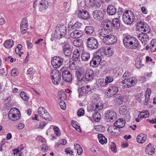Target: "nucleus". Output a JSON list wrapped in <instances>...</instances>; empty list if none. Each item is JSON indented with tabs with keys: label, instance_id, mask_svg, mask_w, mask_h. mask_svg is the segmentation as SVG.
Instances as JSON below:
<instances>
[{
	"label": "nucleus",
	"instance_id": "44",
	"mask_svg": "<svg viewBox=\"0 0 156 156\" xmlns=\"http://www.w3.org/2000/svg\"><path fill=\"white\" fill-rule=\"evenodd\" d=\"M97 83L98 87H105L107 86L106 83H105V80L103 78L100 79L98 80L97 82Z\"/></svg>",
	"mask_w": 156,
	"mask_h": 156
},
{
	"label": "nucleus",
	"instance_id": "60",
	"mask_svg": "<svg viewBox=\"0 0 156 156\" xmlns=\"http://www.w3.org/2000/svg\"><path fill=\"white\" fill-rule=\"evenodd\" d=\"M110 148L112 151L114 152L115 153L117 152L116 145L115 143L112 142L110 145Z\"/></svg>",
	"mask_w": 156,
	"mask_h": 156
},
{
	"label": "nucleus",
	"instance_id": "37",
	"mask_svg": "<svg viewBox=\"0 0 156 156\" xmlns=\"http://www.w3.org/2000/svg\"><path fill=\"white\" fill-rule=\"evenodd\" d=\"M94 27L91 26H88L86 27L84 29V30L86 33L87 35H90L92 34L94 31Z\"/></svg>",
	"mask_w": 156,
	"mask_h": 156
},
{
	"label": "nucleus",
	"instance_id": "41",
	"mask_svg": "<svg viewBox=\"0 0 156 156\" xmlns=\"http://www.w3.org/2000/svg\"><path fill=\"white\" fill-rule=\"evenodd\" d=\"M81 58L83 61H87L90 58V55L89 53L87 52H83L81 54Z\"/></svg>",
	"mask_w": 156,
	"mask_h": 156
},
{
	"label": "nucleus",
	"instance_id": "3",
	"mask_svg": "<svg viewBox=\"0 0 156 156\" xmlns=\"http://www.w3.org/2000/svg\"><path fill=\"white\" fill-rule=\"evenodd\" d=\"M134 16L132 12L126 11L122 15L123 21L126 24H130L133 22Z\"/></svg>",
	"mask_w": 156,
	"mask_h": 156
},
{
	"label": "nucleus",
	"instance_id": "1",
	"mask_svg": "<svg viewBox=\"0 0 156 156\" xmlns=\"http://www.w3.org/2000/svg\"><path fill=\"white\" fill-rule=\"evenodd\" d=\"M123 42L126 47L132 49H136L138 45L137 40L129 35L126 36L124 38Z\"/></svg>",
	"mask_w": 156,
	"mask_h": 156
},
{
	"label": "nucleus",
	"instance_id": "45",
	"mask_svg": "<svg viewBox=\"0 0 156 156\" xmlns=\"http://www.w3.org/2000/svg\"><path fill=\"white\" fill-rule=\"evenodd\" d=\"M83 73L81 71H77L76 73V76L77 78V80L79 81V83L80 82L83 81Z\"/></svg>",
	"mask_w": 156,
	"mask_h": 156
},
{
	"label": "nucleus",
	"instance_id": "54",
	"mask_svg": "<svg viewBox=\"0 0 156 156\" xmlns=\"http://www.w3.org/2000/svg\"><path fill=\"white\" fill-rule=\"evenodd\" d=\"M105 83L107 85L108 83H110L112 82L113 81V78L112 77L110 76H106L105 80Z\"/></svg>",
	"mask_w": 156,
	"mask_h": 156
},
{
	"label": "nucleus",
	"instance_id": "12",
	"mask_svg": "<svg viewBox=\"0 0 156 156\" xmlns=\"http://www.w3.org/2000/svg\"><path fill=\"white\" fill-rule=\"evenodd\" d=\"M87 46L88 48L92 49H97L98 44L96 39L94 37H90L87 40Z\"/></svg>",
	"mask_w": 156,
	"mask_h": 156
},
{
	"label": "nucleus",
	"instance_id": "13",
	"mask_svg": "<svg viewBox=\"0 0 156 156\" xmlns=\"http://www.w3.org/2000/svg\"><path fill=\"white\" fill-rule=\"evenodd\" d=\"M63 60L61 57L55 56L51 61V63L55 68H59L62 64Z\"/></svg>",
	"mask_w": 156,
	"mask_h": 156
},
{
	"label": "nucleus",
	"instance_id": "46",
	"mask_svg": "<svg viewBox=\"0 0 156 156\" xmlns=\"http://www.w3.org/2000/svg\"><path fill=\"white\" fill-rule=\"evenodd\" d=\"M150 48L151 51L152 52H154L156 51V42L154 40H152L151 41Z\"/></svg>",
	"mask_w": 156,
	"mask_h": 156
},
{
	"label": "nucleus",
	"instance_id": "7",
	"mask_svg": "<svg viewBox=\"0 0 156 156\" xmlns=\"http://www.w3.org/2000/svg\"><path fill=\"white\" fill-rule=\"evenodd\" d=\"M117 40L116 36L112 34L111 31L104 39H102V41L107 45L113 44L117 42Z\"/></svg>",
	"mask_w": 156,
	"mask_h": 156
},
{
	"label": "nucleus",
	"instance_id": "59",
	"mask_svg": "<svg viewBox=\"0 0 156 156\" xmlns=\"http://www.w3.org/2000/svg\"><path fill=\"white\" fill-rule=\"evenodd\" d=\"M59 105L61 109L64 110L66 108V105L63 101H60L59 102Z\"/></svg>",
	"mask_w": 156,
	"mask_h": 156
},
{
	"label": "nucleus",
	"instance_id": "29",
	"mask_svg": "<svg viewBox=\"0 0 156 156\" xmlns=\"http://www.w3.org/2000/svg\"><path fill=\"white\" fill-rule=\"evenodd\" d=\"M81 52L80 48L75 50L73 56V58L74 60L77 61L79 59Z\"/></svg>",
	"mask_w": 156,
	"mask_h": 156
},
{
	"label": "nucleus",
	"instance_id": "20",
	"mask_svg": "<svg viewBox=\"0 0 156 156\" xmlns=\"http://www.w3.org/2000/svg\"><path fill=\"white\" fill-rule=\"evenodd\" d=\"M111 31L106 29L105 28L100 29L98 32V36L102 40L106 37Z\"/></svg>",
	"mask_w": 156,
	"mask_h": 156
},
{
	"label": "nucleus",
	"instance_id": "30",
	"mask_svg": "<svg viewBox=\"0 0 156 156\" xmlns=\"http://www.w3.org/2000/svg\"><path fill=\"white\" fill-rule=\"evenodd\" d=\"M116 12V10L115 7L112 5H109L107 9V12L110 15L115 14Z\"/></svg>",
	"mask_w": 156,
	"mask_h": 156
},
{
	"label": "nucleus",
	"instance_id": "25",
	"mask_svg": "<svg viewBox=\"0 0 156 156\" xmlns=\"http://www.w3.org/2000/svg\"><path fill=\"white\" fill-rule=\"evenodd\" d=\"M126 121L122 118L117 119L114 123V125L119 129L123 128L125 125Z\"/></svg>",
	"mask_w": 156,
	"mask_h": 156
},
{
	"label": "nucleus",
	"instance_id": "15",
	"mask_svg": "<svg viewBox=\"0 0 156 156\" xmlns=\"http://www.w3.org/2000/svg\"><path fill=\"white\" fill-rule=\"evenodd\" d=\"M62 69L61 71L62 72V76L63 80L67 82H71L73 79L72 76L70 72L68 71L65 70L62 71Z\"/></svg>",
	"mask_w": 156,
	"mask_h": 156
},
{
	"label": "nucleus",
	"instance_id": "40",
	"mask_svg": "<svg viewBox=\"0 0 156 156\" xmlns=\"http://www.w3.org/2000/svg\"><path fill=\"white\" fill-rule=\"evenodd\" d=\"M112 23L113 27H114L116 29H118L120 26L119 20L117 18L114 19L112 20Z\"/></svg>",
	"mask_w": 156,
	"mask_h": 156
},
{
	"label": "nucleus",
	"instance_id": "26",
	"mask_svg": "<svg viewBox=\"0 0 156 156\" xmlns=\"http://www.w3.org/2000/svg\"><path fill=\"white\" fill-rule=\"evenodd\" d=\"M147 136L146 135L142 133L139 134L136 137L137 142L140 144L144 143L146 140Z\"/></svg>",
	"mask_w": 156,
	"mask_h": 156
},
{
	"label": "nucleus",
	"instance_id": "64",
	"mask_svg": "<svg viewBox=\"0 0 156 156\" xmlns=\"http://www.w3.org/2000/svg\"><path fill=\"white\" fill-rule=\"evenodd\" d=\"M35 70L34 69L32 68H29L27 71V75H30L34 73Z\"/></svg>",
	"mask_w": 156,
	"mask_h": 156
},
{
	"label": "nucleus",
	"instance_id": "28",
	"mask_svg": "<svg viewBox=\"0 0 156 156\" xmlns=\"http://www.w3.org/2000/svg\"><path fill=\"white\" fill-rule=\"evenodd\" d=\"M80 12L79 13L78 16L80 18L84 19H87L90 18V16L88 12L86 11L80 10Z\"/></svg>",
	"mask_w": 156,
	"mask_h": 156
},
{
	"label": "nucleus",
	"instance_id": "5",
	"mask_svg": "<svg viewBox=\"0 0 156 156\" xmlns=\"http://www.w3.org/2000/svg\"><path fill=\"white\" fill-rule=\"evenodd\" d=\"M51 77L53 83L58 85L60 82L61 75L59 71L56 69L53 70L51 73Z\"/></svg>",
	"mask_w": 156,
	"mask_h": 156
},
{
	"label": "nucleus",
	"instance_id": "36",
	"mask_svg": "<svg viewBox=\"0 0 156 156\" xmlns=\"http://www.w3.org/2000/svg\"><path fill=\"white\" fill-rule=\"evenodd\" d=\"M73 45L76 47H80L82 50L83 48V42L80 39H76L74 40L73 42Z\"/></svg>",
	"mask_w": 156,
	"mask_h": 156
},
{
	"label": "nucleus",
	"instance_id": "21",
	"mask_svg": "<svg viewBox=\"0 0 156 156\" xmlns=\"http://www.w3.org/2000/svg\"><path fill=\"white\" fill-rule=\"evenodd\" d=\"M139 40L144 44H146L149 40V38L147 33H141L138 35Z\"/></svg>",
	"mask_w": 156,
	"mask_h": 156
},
{
	"label": "nucleus",
	"instance_id": "16",
	"mask_svg": "<svg viewBox=\"0 0 156 156\" xmlns=\"http://www.w3.org/2000/svg\"><path fill=\"white\" fill-rule=\"evenodd\" d=\"M99 51L101 55H105L108 57L112 56L113 53L110 48H108L107 49L105 47L101 48L99 49Z\"/></svg>",
	"mask_w": 156,
	"mask_h": 156
},
{
	"label": "nucleus",
	"instance_id": "38",
	"mask_svg": "<svg viewBox=\"0 0 156 156\" xmlns=\"http://www.w3.org/2000/svg\"><path fill=\"white\" fill-rule=\"evenodd\" d=\"M155 149L153 147H150L149 145L147 146L145 148L146 153L150 155H153Z\"/></svg>",
	"mask_w": 156,
	"mask_h": 156
},
{
	"label": "nucleus",
	"instance_id": "61",
	"mask_svg": "<svg viewBox=\"0 0 156 156\" xmlns=\"http://www.w3.org/2000/svg\"><path fill=\"white\" fill-rule=\"evenodd\" d=\"M84 113V111L82 108L79 109L77 111V115L78 116H83Z\"/></svg>",
	"mask_w": 156,
	"mask_h": 156
},
{
	"label": "nucleus",
	"instance_id": "14",
	"mask_svg": "<svg viewBox=\"0 0 156 156\" xmlns=\"http://www.w3.org/2000/svg\"><path fill=\"white\" fill-rule=\"evenodd\" d=\"M93 109L95 112H98L103 108V104L100 102L99 99H95L92 105Z\"/></svg>",
	"mask_w": 156,
	"mask_h": 156
},
{
	"label": "nucleus",
	"instance_id": "31",
	"mask_svg": "<svg viewBox=\"0 0 156 156\" xmlns=\"http://www.w3.org/2000/svg\"><path fill=\"white\" fill-rule=\"evenodd\" d=\"M82 24L79 22H76L74 25L73 26L70 25V26H69L68 27V30H76L77 29H80L81 27Z\"/></svg>",
	"mask_w": 156,
	"mask_h": 156
},
{
	"label": "nucleus",
	"instance_id": "56",
	"mask_svg": "<svg viewBox=\"0 0 156 156\" xmlns=\"http://www.w3.org/2000/svg\"><path fill=\"white\" fill-rule=\"evenodd\" d=\"M13 154H14L16 155V156H22V153L21 152V150H20L19 149H15L13 150Z\"/></svg>",
	"mask_w": 156,
	"mask_h": 156
},
{
	"label": "nucleus",
	"instance_id": "48",
	"mask_svg": "<svg viewBox=\"0 0 156 156\" xmlns=\"http://www.w3.org/2000/svg\"><path fill=\"white\" fill-rule=\"evenodd\" d=\"M47 124V123L44 122H39V124H37L35 127V129H43L45 126Z\"/></svg>",
	"mask_w": 156,
	"mask_h": 156
},
{
	"label": "nucleus",
	"instance_id": "35",
	"mask_svg": "<svg viewBox=\"0 0 156 156\" xmlns=\"http://www.w3.org/2000/svg\"><path fill=\"white\" fill-rule=\"evenodd\" d=\"M98 137L99 142L102 144H105L107 142V139L102 134L100 133L98 135Z\"/></svg>",
	"mask_w": 156,
	"mask_h": 156
},
{
	"label": "nucleus",
	"instance_id": "23",
	"mask_svg": "<svg viewBox=\"0 0 156 156\" xmlns=\"http://www.w3.org/2000/svg\"><path fill=\"white\" fill-rule=\"evenodd\" d=\"M97 0H85V4L86 5L89 7H92L94 8H99L100 6L97 5Z\"/></svg>",
	"mask_w": 156,
	"mask_h": 156
},
{
	"label": "nucleus",
	"instance_id": "57",
	"mask_svg": "<svg viewBox=\"0 0 156 156\" xmlns=\"http://www.w3.org/2000/svg\"><path fill=\"white\" fill-rule=\"evenodd\" d=\"M20 95L22 99L25 101H27L29 99V97L26 95L24 92H21Z\"/></svg>",
	"mask_w": 156,
	"mask_h": 156
},
{
	"label": "nucleus",
	"instance_id": "52",
	"mask_svg": "<svg viewBox=\"0 0 156 156\" xmlns=\"http://www.w3.org/2000/svg\"><path fill=\"white\" fill-rule=\"evenodd\" d=\"M95 129L97 131L102 132L105 130V128L103 126L98 125L95 127Z\"/></svg>",
	"mask_w": 156,
	"mask_h": 156
},
{
	"label": "nucleus",
	"instance_id": "18",
	"mask_svg": "<svg viewBox=\"0 0 156 156\" xmlns=\"http://www.w3.org/2000/svg\"><path fill=\"white\" fill-rule=\"evenodd\" d=\"M94 76V72L93 70L87 69L86 70L85 75L86 80L88 81H91L93 79Z\"/></svg>",
	"mask_w": 156,
	"mask_h": 156
},
{
	"label": "nucleus",
	"instance_id": "2",
	"mask_svg": "<svg viewBox=\"0 0 156 156\" xmlns=\"http://www.w3.org/2000/svg\"><path fill=\"white\" fill-rule=\"evenodd\" d=\"M66 27L62 25H58L56 27L55 33V37L59 39L65 36L66 34Z\"/></svg>",
	"mask_w": 156,
	"mask_h": 156
},
{
	"label": "nucleus",
	"instance_id": "4",
	"mask_svg": "<svg viewBox=\"0 0 156 156\" xmlns=\"http://www.w3.org/2000/svg\"><path fill=\"white\" fill-rule=\"evenodd\" d=\"M20 116V111L16 108L11 109L8 114L9 119L13 121H15L19 119Z\"/></svg>",
	"mask_w": 156,
	"mask_h": 156
},
{
	"label": "nucleus",
	"instance_id": "11",
	"mask_svg": "<svg viewBox=\"0 0 156 156\" xmlns=\"http://www.w3.org/2000/svg\"><path fill=\"white\" fill-rule=\"evenodd\" d=\"M137 82L136 79L134 77H129L124 80L122 81V83L125 87H129L135 84Z\"/></svg>",
	"mask_w": 156,
	"mask_h": 156
},
{
	"label": "nucleus",
	"instance_id": "34",
	"mask_svg": "<svg viewBox=\"0 0 156 156\" xmlns=\"http://www.w3.org/2000/svg\"><path fill=\"white\" fill-rule=\"evenodd\" d=\"M14 44V42L12 40H8L6 41L4 44L5 48L7 49L11 48Z\"/></svg>",
	"mask_w": 156,
	"mask_h": 156
},
{
	"label": "nucleus",
	"instance_id": "8",
	"mask_svg": "<svg viewBox=\"0 0 156 156\" xmlns=\"http://www.w3.org/2000/svg\"><path fill=\"white\" fill-rule=\"evenodd\" d=\"M37 112L40 116L45 119L49 121H51L52 120V119L51 115L44 108L42 107L39 108Z\"/></svg>",
	"mask_w": 156,
	"mask_h": 156
},
{
	"label": "nucleus",
	"instance_id": "43",
	"mask_svg": "<svg viewBox=\"0 0 156 156\" xmlns=\"http://www.w3.org/2000/svg\"><path fill=\"white\" fill-rule=\"evenodd\" d=\"M149 115L148 112L147 110H144L140 112L138 115V117L141 118H147Z\"/></svg>",
	"mask_w": 156,
	"mask_h": 156
},
{
	"label": "nucleus",
	"instance_id": "50",
	"mask_svg": "<svg viewBox=\"0 0 156 156\" xmlns=\"http://www.w3.org/2000/svg\"><path fill=\"white\" fill-rule=\"evenodd\" d=\"M72 124L73 127L75 129L78 131L79 132H81L80 127L78 125V123L75 121H73Z\"/></svg>",
	"mask_w": 156,
	"mask_h": 156
},
{
	"label": "nucleus",
	"instance_id": "17",
	"mask_svg": "<svg viewBox=\"0 0 156 156\" xmlns=\"http://www.w3.org/2000/svg\"><path fill=\"white\" fill-rule=\"evenodd\" d=\"M28 22L26 18L22 19L20 24V29L22 34H24L27 30Z\"/></svg>",
	"mask_w": 156,
	"mask_h": 156
},
{
	"label": "nucleus",
	"instance_id": "6",
	"mask_svg": "<svg viewBox=\"0 0 156 156\" xmlns=\"http://www.w3.org/2000/svg\"><path fill=\"white\" fill-rule=\"evenodd\" d=\"M137 29L141 32H145L148 33L150 31L149 26L146 23L141 21H139L136 23Z\"/></svg>",
	"mask_w": 156,
	"mask_h": 156
},
{
	"label": "nucleus",
	"instance_id": "55",
	"mask_svg": "<svg viewBox=\"0 0 156 156\" xmlns=\"http://www.w3.org/2000/svg\"><path fill=\"white\" fill-rule=\"evenodd\" d=\"M94 60L95 62H97V64L99 65L100 63V62L101 60V57L99 55H96L92 59Z\"/></svg>",
	"mask_w": 156,
	"mask_h": 156
},
{
	"label": "nucleus",
	"instance_id": "51",
	"mask_svg": "<svg viewBox=\"0 0 156 156\" xmlns=\"http://www.w3.org/2000/svg\"><path fill=\"white\" fill-rule=\"evenodd\" d=\"M126 112V105H123L120 107L119 109V113L122 115H124Z\"/></svg>",
	"mask_w": 156,
	"mask_h": 156
},
{
	"label": "nucleus",
	"instance_id": "9",
	"mask_svg": "<svg viewBox=\"0 0 156 156\" xmlns=\"http://www.w3.org/2000/svg\"><path fill=\"white\" fill-rule=\"evenodd\" d=\"M105 116L108 122H113L116 119L117 115L113 110H108L105 113Z\"/></svg>",
	"mask_w": 156,
	"mask_h": 156
},
{
	"label": "nucleus",
	"instance_id": "53",
	"mask_svg": "<svg viewBox=\"0 0 156 156\" xmlns=\"http://www.w3.org/2000/svg\"><path fill=\"white\" fill-rule=\"evenodd\" d=\"M142 58H140L136 62L135 66L136 68L139 69L143 66V65L142 62Z\"/></svg>",
	"mask_w": 156,
	"mask_h": 156
},
{
	"label": "nucleus",
	"instance_id": "47",
	"mask_svg": "<svg viewBox=\"0 0 156 156\" xmlns=\"http://www.w3.org/2000/svg\"><path fill=\"white\" fill-rule=\"evenodd\" d=\"M151 93V90L149 88H147L145 94V101L146 102H147L148 101Z\"/></svg>",
	"mask_w": 156,
	"mask_h": 156
},
{
	"label": "nucleus",
	"instance_id": "39",
	"mask_svg": "<svg viewBox=\"0 0 156 156\" xmlns=\"http://www.w3.org/2000/svg\"><path fill=\"white\" fill-rule=\"evenodd\" d=\"M91 90V88L90 87V86L89 85H87L86 87H82L81 88V90H79L78 92H79L81 90L83 93L85 94H87L89 91H90Z\"/></svg>",
	"mask_w": 156,
	"mask_h": 156
},
{
	"label": "nucleus",
	"instance_id": "62",
	"mask_svg": "<svg viewBox=\"0 0 156 156\" xmlns=\"http://www.w3.org/2000/svg\"><path fill=\"white\" fill-rule=\"evenodd\" d=\"M54 130L55 133L57 136H59L60 135V133L58 127L57 126H55L54 127Z\"/></svg>",
	"mask_w": 156,
	"mask_h": 156
},
{
	"label": "nucleus",
	"instance_id": "19",
	"mask_svg": "<svg viewBox=\"0 0 156 156\" xmlns=\"http://www.w3.org/2000/svg\"><path fill=\"white\" fill-rule=\"evenodd\" d=\"M108 131L112 135H118L121 133L120 129L114 125L109 126L108 129Z\"/></svg>",
	"mask_w": 156,
	"mask_h": 156
},
{
	"label": "nucleus",
	"instance_id": "22",
	"mask_svg": "<svg viewBox=\"0 0 156 156\" xmlns=\"http://www.w3.org/2000/svg\"><path fill=\"white\" fill-rule=\"evenodd\" d=\"M94 18L98 20H101L103 17V14L101 11L97 10L94 11L93 13Z\"/></svg>",
	"mask_w": 156,
	"mask_h": 156
},
{
	"label": "nucleus",
	"instance_id": "32",
	"mask_svg": "<svg viewBox=\"0 0 156 156\" xmlns=\"http://www.w3.org/2000/svg\"><path fill=\"white\" fill-rule=\"evenodd\" d=\"M104 26L105 28H107L108 30L111 31L113 28L112 22L108 20H106L104 22Z\"/></svg>",
	"mask_w": 156,
	"mask_h": 156
},
{
	"label": "nucleus",
	"instance_id": "42",
	"mask_svg": "<svg viewBox=\"0 0 156 156\" xmlns=\"http://www.w3.org/2000/svg\"><path fill=\"white\" fill-rule=\"evenodd\" d=\"M123 101V98L120 94H117L114 99V103L118 105L121 104Z\"/></svg>",
	"mask_w": 156,
	"mask_h": 156
},
{
	"label": "nucleus",
	"instance_id": "24",
	"mask_svg": "<svg viewBox=\"0 0 156 156\" xmlns=\"http://www.w3.org/2000/svg\"><path fill=\"white\" fill-rule=\"evenodd\" d=\"M83 34V32L78 30H74L70 34V36L73 38H80Z\"/></svg>",
	"mask_w": 156,
	"mask_h": 156
},
{
	"label": "nucleus",
	"instance_id": "58",
	"mask_svg": "<svg viewBox=\"0 0 156 156\" xmlns=\"http://www.w3.org/2000/svg\"><path fill=\"white\" fill-rule=\"evenodd\" d=\"M59 96L58 97V102L60 101H63V100L65 99V96L66 95L64 92H59Z\"/></svg>",
	"mask_w": 156,
	"mask_h": 156
},
{
	"label": "nucleus",
	"instance_id": "27",
	"mask_svg": "<svg viewBox=\"0 0 156 156\" xmlns=\"http://www.w3.org/2000/svg\"><path fill=\"white\" fill-rule=\"evenodd\" d=\"M63 51L66 56H70L72 53L71 50L68 44H66L62 47Z\"/></svg>",
	"mask_w": 156,
	"mask_h": 156
},
{
	"label": "nucleus",
	"instance_id": "33",
	"mask_svg": "<svg viewBox=\"0 0 156 156\" xmlns=\"http://www.w3.org/2000/svg\"><path fill=\"white\" fill-rule=\"evenodd\" d=\"M40 4L41 5V6L39 9V11L41 12L43 11V9H47L48 6V2L46 0H44L42 1Z\"/></svg>",
	"mask_w": 156,
	"mask_h": 156
},
{
	"label": "nucleus",
	"instance_id": "10",
	"mask_svg": "<svg viewBox=\"0 0 156 156\" xmlns=\"http://www.w3.org/2000/svg\"><path fill=\"white\" fill-rule=\"evenodd\" d=\"M118 87L115 85H111L107 89L105 93V95L108 97H111L116 94L118 92Z\"/></svg>",
	"mask_w": 156,
	"mask_h": 156
},
{
	"label": "nucleus",
	"instance_id": "63",
	"mask_svg": "<svg viewBox=\"0 0 156 156\" xmlns=\"http://www.w3.org/2000/svg\"><path fill=\"white\" fill-rule=\"evenodd\" d=\"M90 66L93 67H96L99 65L98 64H97V62H95L93 59L90 61Z\"/></svg>",
	"mask_w": 156,
	"mask_h": 156
},
{
	"label": "nucleus",
	"instance_id": "49",
	"mask_svg": "<svg viewBox=\"0 0 156 156\" xmlns=\"http://www.w3.org/2000/svg\"><path fill=\"white\" fill-rule=\"evenodd\" d=\"M96 112L93 115V118L96 122H98L100 119L101 116L99 113Z\"/></svg>",
	"mask_w": 156,
	"mask_h": 156
}]
</instances>
